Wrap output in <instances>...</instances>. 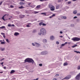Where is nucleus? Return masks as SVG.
Segmentation results:
<instances>
[{
  "label": "nucleus",
  "mask_w": 80,
  "mask_h": 80,
  "mask_svg": "<svg viewBox=\"0 0 80 80\" xmlns=\"http://www.w3.org/2000/svg\"><path fill=\"white\" fill-rule=\"evenodd\" d=\"M74 52H75V53H80V52H79V51H74Z\"/></svg>",
  "instance_id": "22"
},
{
  "label": "nucleus",
  "mask_w": 80,
  "mask_h": 80,
  "mask_svg": "<svg viewBox=\"0 0 80 80\" xmlns=\"http://www.w3.org/2000/svg\"><path fill=\"white\" fill-rule=\"evenodd\" d=\"M6 40L7 42H8V43H10V41H9L8 39H6Z\"/></svg>",
  "instance_id": "28"
},
{
  "label": "nucleus",
  "mask_w": 80,
  "mask_h": 80,
  "mask_svg": "<svg viewBox=\"0 0 80 80\" xmlns=\"http://www.w3.org/2000/svg\"><path fill=\"white\" fill-rule=\"evenodd\" d=\"M68 65L67 62H65L63 64L64 66H66V65Z\"/></svg>",
  "instance_id": "21"
},
{
  "label": "nucleus",
  "mask_w": 80,
  "mask_h": 80,
  "mask_svg": "<svg viewBox=\"0 0 80 80\" xmlns=\"http://www.w3.org/2000/svg\"><path fill=\"white\" fill-rule=\"evenodd\" d=\"M32 46H36V45H35V42L34 43H32Z\"/></svg>",
  "instance_id": "27"
},
{
  "label": "nucleus",
  "mask_w": 80,
  "mask_h": 80,
  "mask_svg": "<svg viewBox=\"0 0 80 80\" xmlns=\"http://www.w3.org/2000/svg\"><path fill=\"white\" fill-rule=\"evenodd\" d=\"M29 25H31V23H28V24L27 25H26V27H30V26Z\"/></svg>",
  "instance_id": "16"
},
{
  "label": "nucleus",
  "mask_w": 80,
  "mask_h": 80,
  "mask_svg": "<svg viewBox=\"0 0 80 80\" xmlns=\"http://www.w3.org/2000/svg\"><path fill=\"white\" fill-rule=\"evenodd\" d=\"M20 1H22V2H25V0H20Z\"/></svg>",
  "instance_id": "56"
},
{
  "label": "nucleus",
  "mask_w": 80,
  "mask_h": 80,
  "mask_svg": "<svg viewBox=\"0 0 80 80\" xmlns=\"http://www.w3.org/2000/svg\"><path fill=\"white\" fill-rule=\"evenodd\" d=\"M5 50V48H3L2 49V51H3Z\"/></svg>",
  "instance_id": "53"
},
{
  "label": "nucleus",
  "mask_w": 80,
  "mask_h": 80,
  "mask_svg": "<svg viewBox=\"0 0 80 80\" xmlns=\"http://www.w3.org/2000/svg\"><path fill=\"white\" fill-rule=\"evenodd\" d=\"M71 27H74V24H72L71 25Z\"/></svg>",
  "instance_id": "32"
},
{
  "label": "nucleus",
  "mask_w": 80,
  "mask_h": 80,
  "mask_svg": "<svg viewBox=\"0 0 80 80\" xmlns=\"http://www.w3.org/2000/svg\"><path fill=\"white\" fill-rule=\"evenodd\" d=\"M58 75H59L58 74H56L55 76L56 77H58Z\"/></svg>",
  "instance_id": "42"
},
{
  "label": "nucleus",
  "mask_w": 80,
  "mask_h": 80,
  "mask_svg": "<svg viewBox=\"0 0 80 80\" xmlns=\"http://www.w3.org/2000/svg\"><path fill=\"white\" fill-rule=\"evenodd\" d=\"M48 52L47 51H43L41 52V55H45L48 54Z\"/></svg>",
  "instance_id": "5"
},
{
  "label": "nucleus",
  "mask_w": 80,
  "mask_h": 80,
  "mask_svg": "<svg viewBox=\"0 0 80 80\" xmlns=\"http://www.w3.org/2000/svg\"><path fill=\"white\" fill-rule=\"evenodd\" d=\"M71 39L72 40H73V41H74V42H75V41H76V42H78L80 40V38L77 37L73 38H72Z\"/></svg>",
  "instance_id": "3"
},
{
  "label": "nucleus",
  "mask_w": 80,
  "mask_h": 80,
  "mask_svg": "<svg viewBox=\"0 0 80 80\" xmlns=\"http://www.w3.org/2000/svg\"><path fill=\"white\" fill-rule=\"evenodd\" d=\"M19 35V33L18 32H16L14 33V35L16 36H17V35Z\"/></svg>",
  "instance_id": "10"
},
{
  "label": "nucleus",
  "mask_w": 80,
  "mask_h": 80,
  "mask_svg": "<svg viewBox=\"0 0 80 80\" xmlns=\"http://www.w3.org/2000/svg\"><path fill=\"white\" fill-rule=\"evenodd\" d=\"M37 32V30L36 29H34L33 31V33H35Z\"/></svg>",
  "instance_id": "29"
},
{
  "label": "nucleus",
  "mask_w": 80,
  "mask_h": 80,
  "mask_svg": "<svg viewBox=\"0 0 80 80\" xmlns=\"http://www.w3.org/2000/svg\"><path fill=\"white\" fill-rule=\"evenodd\" d=\"M62 18H63L64 19H66L67 17L65 16H62L61 17Z\"/></svg>",
  "instance_id": "17"
},
{
  "label": "nucleus",
  "mask_w": 80,
  "mask_h": 80,
  "mask_svg": "<svg viewBox=\"0 0 80 80\" xmlns=\"http://www.w3.org/2000/svg\"><path fill=\"white\" fill-rule=\"evenodd\" d=\"M56 44H59V42H56Z\"/></svg>",
  "instance_id": "49"
},
{
  "label": "nucleus",
  "mask_w": 80,
  "mask_h": 80,
  "mask_svg": "<svg viewBox=\"0 0 80 80\" xmlns=\"http://www.w3.org/2000/svg\"><path fill=\"white\" fill-rule=\"evenodd\" d=\"M80 66L79 65L78 67V70H80Z\"/></svg>",
  "instance_id": "33"
},
{
  "label": "nucleus",
  "mask_w": 80,
  "mask_h": 80,
  "mask_svg": "<svg viewBox=\"0 0 80 80\" xmlns=\"http://www.w3.org/2000/svg\"><path fill=\"white\" fill-rule=\"evenodd\" d=\"M68 44H69V45H70V44L71 43L70 42H68Z\"/></svg>",
  "instance_id": "58"
},
{
  "label": "nucleus",
  "mask_w": 80,
  "mask_h": 80,
  "mask_svg": "<svg viewBox=\"0 0 80 80\" xmlns=\"http://www.w3.org/2000/svg\"><path fill=\"white\" fill-rule=\"evenodd\" d=\"M77 46V45L75 44L74 46H72V48H75V47H76Z\"/></svg>",
  "instance_id": "20"
},
{
  "label": "nucleus",
  "mask_w": 80,
  "mask_h": 80,
  "mask_svg": "<svg viewBox=\"0 0 80 80\" xmlns=\"http://www.w3.org/2000/svg\"><path fill=\"white\" fill-rule=\"evenodd\" d=\"M65 44L63 43V44H62L61 45V47H63V46H65Z\"/></svg>",
  "instance_id": "30"
},
{
  "label": "nucleus",
  "mask_w": 80,
  "mask_h": 80,
  "mask_svg": "<svg viewBox=\"0 0 80 80\" xmlns=\"http://www.w3.org/2000/svg\"><path fill=\"white\" fill-rule=\"evenodd\" d=\"M41 14L43 15V16H46V13L45 12L41 13Z\"/></svg>",
  "instance_id": "14"
},
{
  "label": "nucleus",
  "mask_w": 80,
  "mask_h": 80,
  "mask_svg": "<svg viewBox=\"0 0 80 80\" xmlns=\"http://www.w3.org/2000/svg\"><path fill=\"white\" fill-rule=\"evenodd\" d=\"M0 73H3V72H0Z\"/></svg>",
  "instance_id": "64"
},
{
  "label": "nucleus",
  "mask_w": 80,
  "mask_h": 80,
  "mask_svg": "<svg viewBox=\"0 0 80 80\" xmlns=\"http://www.w3.org/2000/svg\"><path fill=\"white\" fill-rule=\"evenodd\" d=\"M10 7L11 8H13V7H14V6H13L12 5H11Z\"/></svg>",
  "instance_id": "40"
},
{
  "label": "nucleus",
  "mask_w": 80,
  "mask_h": 80,
  "mask_svg": "<svg viewBox=\"0 0 80 80\" xmlns=\"http://www.w3.org/2000/svg\"><path fill=\"white\" fill-rule=\"evenodd\" d=\"M31 4V3H29L28 4V5H30Z\"/></svg>",
  "instance_id": "62"
},
{
  "label": "nucleus",
  "mask_w": 80,
  "mask_h": 80,
  "mask_svg": "<svg viewBox=\"0 0 80 80\" xmlns=\"http://www.w3.org/2000/svg\"><path fill=\"white\" fill-rule=\"evenodd\" d=\"M47 0H40V2H43V1H46Z\"/></svg>",
  "instance_id": "41"
},
{
  "label": "nucleus",
  "mask_w": 80,
  "mask_h": 80,
  "mask_svg": "<svg viewBox=\"0 0 80 80\" xmlns=\"http://www.w3.org/2000/svg\"><path fill=\"white\" fill-rule=\"evenodd\" d=\"M61 2V1L60 0H59L58 1V2Z\"/></svg>",
  "instance_id": "63"
},
{
  "label": "nucleus",
  "mask_w": 80,
  "mask_h": 80,
  "mask_svg": "<svg viewBox=\"0 0 80 80\" xmlns=\"http://www.w3.org/2000/svg\"><path fill=\"white\" fill-rule=\"evenodd\" d=\"M52 16H50L49 17V18H52Z\"/></svg>",
  "instance_id": "54"
},
{
  "label": "nucleus",
  "mask_w": 80,
  "mask_h": 80,
  "mask_svg": "<svg viewBox=\"0 0 80 80\" xmlns=\"http://www.w3.org/2000/svg\"><path fill=\"white\" fill-rule=\"evenodd\" d=\"M71 78V75H68L66 77H65L64 78L62 79V80H63V79H69V78Z\"/></svg>",
  "instance_id": "6"
},
{
  "label": "nucleus",
  "mask_w": 80,
  "mask_h": 80,
  "mask_svg": "<svg viewBox=\"0 0 80 80\" xmlns=\"http://www.w3.org/2000/svg\"><path fill=\"white\" fill-rule=\"evenodd\" d=\"M36 8L38 9V8H40V5H38L37 6V7H36Z\"/></svg>",
  "instance_id": "19"
},
{
  "label": "nucleus",
  "mask_w": 80,
  "mask_h": 80,
  "mask_svg": "<svg viewBox=\"0 0 80 80\" xmlns=\"http://www.w3.org/2000/svg\"><path fill=\"white\" fill-rule=\"evenodd\" d=\"M19 4L20 5H23V4H24V3H23V2H21L19 3Z\"/></svg>",
  "instance_id": "25"
},
{
  "label": "nucleus",
  "mask_w": 80,
  "mask_h": 80,
  "mask_svg": "<svg viewBox=\"0 0 80 80\" xmlns=\"http://www.w3.org/2000/svg\"><path fill=\"white\" fill-rule=\"evenodd\" d=\"M42 41L43 43H47V40L45 39H43Z\"/></svg>",
  "instance_id": "9"
},
{
  "label": "nucleus",
  "mask_w": 80,
  "mask_h": 80,
  "mask_svg": "<svg viewBox=\"0 0 80 80\" xmlns=\"http://www.w3.org/2000/svg\"><path fill=\"white\" fill-rule=\"evenodd\" d=\"M24 8V7H23V6H21V7H19V8L20 9H22V8Z\"/></svg>",
  "instance_id": "24"
},
{
  "label": "nucleus",
  "mask_w": 80,
  "mask_h": 80,
  "mask_svg": "<svg viewBox=\"0 0 80 80\" xmlns=\"http://www.w3.org/2000/svg\"><path fill=\"white\" fill-rule=\"evenodd\" d=\"M55 14H53L52 15V17H55Z\"/></svg>",
  "instance_id": "44"
},
{
  "label": "nucleus",
  "mask_w": 80,
  "mask_h": 80,
  "mask_svg": "<svg viewBox=\"0 0 80 80\" xmlns=\"http://www.w3.org/2000/svg\"><path fill=\"white\" fill-rule=\"evenodd\" d=\"M50 39L51 40H55V37L53 36H51L50 37Z\"/></svg>",
  "instance_id": "8"
},
{
  "label": "nucleus",
  "mask_w": 80,
  "mask_h": 80,
  "mask_svg": "<svg viewBox=\"0 0 80 80\" xmlns=\"http://www.w3.org/2000/svg\"><path fill=\"white\" fill-rule=\"evenodd\" d=\"M60 33H61V34H62V33H63V32L62 31H60Z\"/></svg>",
  "instance_id": "52"
},
{
  "label": "nucleus",
  "mask_w": 80,
  "mask_h": 80,
  "mask_svg": "<svg viewBox=\"0 0 80 80\" xmlns=\"http://www.w3.org/2000/svg\"><path fill=\"white\" fill-rule=\"evenodd\" d=\"M2 3H3V2L2 1L0 3V5H1L2 4Z\"/></svg>",
  "instance_id": "48"
},
{
  "label": "nucleus",
  "mask_w": 80,
  "mask_h": 80,
  "mask_svg": "<svg viewBox=\"0 0 80 80\" xmlns=\"http://www.w3.org/2000/svg\"><path fill=\"white\" fill-rule=\"evenodd\" d=\"M3 68H4V69H6V67H4Z\"/></svg>",
  "instance_id": "61"
},
{
  "label": "nucleus",
  "mask_w": 80,
  "mask_h": 80,
  "mask_svg": "<svg viewBox=\"0 0 80 80\" xmlns=\"http://www.w3.org/2000/svg\"><path fill=\"white\" fill-rule=\"evenodd\" d=\"M1 35H5V34H4V33H2H2H1Z\"/></svg>",
  "instance_id": "50"
},
{
  "label": "nucleus",
  "mask_w": 80,
  "mask_h": 80,
  "mask_svg": "<svg viewBox=\"0 0 80 80\" xmlns=\"http://www.w3.org/2000/svg\"><path fill=\"white\" fill-rule=\"evenodd\" d=\"M42 23H43V22H40L39 23V25L40 26H41V25H42Z\"/></svg>",
  "instance_id": "26"
},
{
  "label": "nucleus",
  "mask_w": 80,
  "mask_h": 80,
  "mask_svg": "<svg viewBox=\"0 0 80 80\" xmlns=\"http://www.w3.org/2000/svg\"><path fill=\"white\" fill-rule=\"evenodd\" d=\"M25 17V15H21L20 16V18H22L23 17Z\"/></svg>",
  "instance_id": "11"
},
{
  "label": "nucleus",
  "mask_w": 80,
  "mask_h": 80,
  "mask_svg": "<svg viewBox=\"0 0 80 80\" xmlns=\"http://www.w3.org/2000/svg\"><path fill=\"white\" fill-rule=\"evenodd\" d=\"M42 25L43 26H46V24H45L43 23H42Z\"/></svg>",
  "instance_id": "39"
},
{
  "label": "nucleus",
  "mask_w": 80,
  "mask_h": 80,
  "mask_svg": "<svg viewBox=\"0 0 80 80\" xmlns=\"http://www.w3.org/2000/svg\"><path fill=\"white\" fill-rule=\"evenodd\" d=\"M74 19H75L76 18H77V16H75L74 17H73Z\"/></svg>",
  "instance_id": "38"
},
{
  "label": "nucleus",
  "mask_w": 80,
  "mask_h": 80,
  "mask_svg": "<svg viewBox=\"0 0 80 80\" xmlns=\"http://www.w3.org/2000/svg\"><path fill=\"white\" fill-rule=\"evenodd\" d=\"M60 37L61 38H63V36H60Z\"/></svg>",
  "instance_id": "55"
},
{
  "label": "nucleus",
  "mask_w": 80,
  "mask_h": 80,
  "mask_svg": "<svg viewBox=\"0 0 80 80\" xmlns=\"http://www.w3.org/2000/svg\"><path fill=\"white\" fill-rule=\"evenodd\" d=\"M25 13H29V12L28 11H26Z\"/></svg>",
  "instance_id": "36"
},
{
  "label": "nucleus",
  "mask_w": 80,
  "mask_h": 80,
  "mask_svg": "<svg viewBox=\"0 0 80 80\" xmlns=\"http://www.w3.org/2000/svg\"><path fill=\"white\" fill-rule=\"evenodd\" d=\"M11 27H15V25H14V24H12L11 25Z\"/></svg>",
  "instance_id": "51"
},
{
  "label": "nucleus",
  "mask_w": 80,
  "mask_h": 80,
  "mask_svg": "<svg viewBox=\"0 0 80 80\" xmlns=\"http://www.w3.org/2000/svg\"><path fill=\"white\" fill-rule=\"evenodd\" d=\"M35 44L37 47H40V44L39 43H38L37 42H35Z\"/></svg>",
  "instance_id": "7"
},
{
  "label": "nucleus",
  "mask_w": 80,
  "mask_h": 80,
  "mask_svg": "<svg viewBox=\"0 0 80 80\" xmlns=\"http://www.w3.org/2000/svg\"><path fill=\"white\" fill-rule=\"evenodd\" d=\"M72 3V2L70 1H68V4H70V3Z\"/></svg>",
  "instance_id": "37"
},
{
  "label": "nucleus",
  "mask_w": 80,
  "mask_h": 80,
  "mask_svg": "<svg viewBox=\"0 0 80 80\" xmlns=\"http://www.w3.org/2000/svg\"><path fill=\"white\" fill-rule=\"evenodd\" d=\"M77 22H79L80 21V20L79 19H77Z\"/></svg>",
  "instance_id": "45"
},
{
  "label": "nucleus",
  "mask_w": 80,
  "mask_h": 80,
  "mask_svg": "<svg viewBox=\"0 0 80 80\" xmlns=\"http://www.w3.org/2000/svg\"><path fill=\"white\" fill-rule=\"evenodd\" d=\"M39 13V12L34 11L33 12V13H34V14H37V13Z\"/></svg>",
  "instance_id": "13"
},
{
  "label": "nucleus",
  "mask_w": 80,
  "mask_h": 80,
  "mask_svg": "<svg viewBox=\"0 0 80 80\" xmlns=\"http://www.w3.org/2000/svg\"><path fill=\"white\" fill-rule=\"evenodd\" d=\"M59 7L60 6H59V5L57 6L56 7L57 9H58V8H59Z\"/></svg>",
  "instance_id": "31"
},
{
  "label": "nucleus",
  "mask_w": 80,
  "mask_h": 80,
  "mask_svg": "<svg viewBox=\"0 0 80 80\" xmlns=\"http://www.w3.org/2000/svg\"><path fill=\"white\" fill-rule=\"evenodd\" d=\"M26 62H28V63H34V61L32 59L27 58L24 60V63Z\"/></svg>",
  "instance_id": "2"
},
{
  "label": "nucleus",
  "mask_w": 80,
  "mask_h": 80,
  "mask_svg": "<svg viewBox=\"0 0 80 80\" xmlns=\"http://www.w3.org/2000/svg\"><path fill=\"white\" fill-rule=\"evenodd\" d=\"M1 44L2 45H4V44H5V42H1Z\"/></svg>",
  "instance_id": "23"
},
{
  "label": "nucleus",
  "mask_w": 80,
  "mask_h": 80,
  "mask_svg": "<svg viewBox=\"0 0 80 80\" xmlns=\"http://www.w3.org/2000/svg\"><path fill=\"white\" fill-rule=\"evenodd\" d=\"M77 16H80V13H78L77 14Z\"/></svg>",
  "instance_id": "43"
},
{
  "label": "nucleus",
  "mask_w": 80,
  "mask_h": 80,
  "mask_svg": "<svg viewBox=\"0 0 80 80\" xmlns=\"http://www.w3.org/2000/svg\"><path fill=\"white\" fill-rule=\"evenodd\" d=\"M47 33V31L46 30L43 28H41L40 29V32L38 33V35H45V34Z\"/></svg>",
  "instance_id": "1"
},
{
  "label": "nucleus",
  "mask_w": 80,
  "mask_h": 80,
  "mask_svg": "<svg viewBox=\"0 0 80 80\" xmlns=\"http://www.w3.org/2000/svg\"><path fill=\"white\" fill-rule=\"evenodd\" d=\"M5 26H2L0 27V28H5Z\"/></svg>",
  "instance_id": "34"
},
{
  "label": "nucleus",
  "mask_w": 80,
  "mask_h": 80,
  "mask_svg": "<svg viewBox=\"0 0 80 80\" xmlns=\"http://www.w3.org/2000/svg\"><path fill=\"white\" fill-rule=\"evenodd\" d=\"M52 80H57V79H56V78H54L52 79Z\"/></svg>",
  "instance_id": "47"
},
{
  "label": "nucleus",
  "mask_w": 80,
  "mask_h": 80,
  "mask_svg": "<svg viewBox=\"0 0 80 80\" xmlns=\"http://www.w3.org/2000/svg\"><path fill=\"white\" fill-rule=\"evenodd\" d=\"M77 13V10H75L73 12V13H74V14H76Z\"/></svg>",
  "instance_id": "12"
},
{
  "label": "nucleus",
  "mask_w": 80,
  "mask_h": 80,
  "mask_svg": "<svg viewBox=\"0 0 80 80\" xmlns=\"http://www.w3.org/2000/svg\"><path fill=\"white\" fill-rule=\"evenodd\" d=\"M6 15V14L4 15V16H3V17H2V20H4V21L6 20L5 19H4V17H5V16Z\"/></svg>",
  "instance_id": "18"
},
{
  "label": "nucleus",
  "mask_w": 80,
  "mask_h": 80,
  "mask_svg": "<svg viewBox=\"0 0 80 80\" xmlns=\"http://www.w3.org/2000/svg\"><path fill=\"white\" fill-rule=\"evenodd\" d=\"M3 62H2V63H0L1 65H3Z\"/></svg>",
  "instance_id": "59"
},
{
  "label": "nucleus",
  "mask_w": 80,
  "mask_h": 80,
  "mask_svg": "<svg viewBox=\"0 0 80 80\" xmlns=\"http://www.w3.org/2000/svg\"><path fill=\"white\" fill-rule=\"evenodd\" d=\"M39 66H40L41 67H42V64H39Z\"/></svg>",
  "instance_id": "46"
},
{
  "label": "nucleus",
  "mask_w": 80,
  "mask_h": 80,
  "mask_svg": "<svg viewBox=\"0 0 80 80\" xmlns=\"http://www.w3.org/2000/svg\"><path fill=\"white\" fill-rule=\"evenodd\" d=\"M15 72V70H11V72H10V73L11 74H12V73H14V72Z\"/></svg>",
  "instance_id": "15"
},
{
  "label": "nucleus",
  "mask_w": 80,
  "mask_h": 80,
  "mask_svg": "<svg viewBox=\"0 0 80 80\" xmlns=\"http://www.w3.org/2000/svg\"><path fill=\"white\" fill-rule=\"evenodd\" d=\"M8 27H11V24H8Z\"/></svg>",
  "instance_id": "35"
},
{
  "label": "nucleus",
  "mask_w": 80,
  "mask_h": 80,
  "mask_svg": "<svg viewBox=\"0 0 80 80\" xmlns=\"http://www.w3.org/2000/svg\"><path fill=\"white\" fill-rule=\"evenodd\" d=\"M49 7L50 8L51 11H54L55 10V7L53 6L50 5L49 6Z\"/></svg>",
  "instance_id": "4"
},
{
  "label": "nucleus",
  "mask_w": 80,
  "mask_h": 80,
  "mask_svg": "<svg viewBox=\"0 0 80 80\" xmlns=\"http://www.w3.org/2000/svg\"><path fill=\"white\" fill-rule=\"evenodd\" d=\"M67 43H68V42H66L65 43H64V44H65V45L66 44H67Z\"/></svg>",
  "instance_id": "57"
},
{
  "label": "nucleus",
  "mask_w": 80,
  "mask_h": 80,
  "mask_svg": "<svg viewBox=\"0 0 80 80\" xmlns=\"http://www.w3.org/2000/svg\"><path fill=\"white\" fill-rule=\"evenodd\" d=\"M3 37L4 38H5V34L3 35Z\"/></svg>",
  "instance_id": "60"
}]
</instances>
